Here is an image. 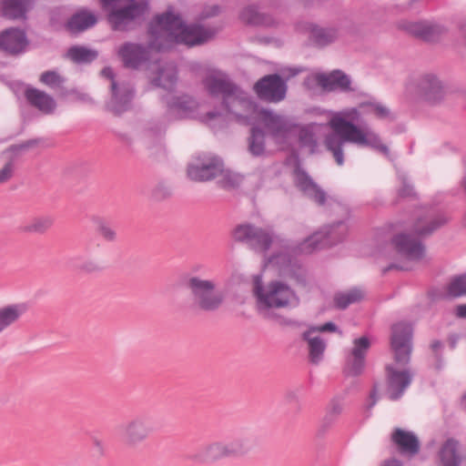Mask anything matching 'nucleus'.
<instances>
[{"instance_id": "obj_1", "label": "nucleus", "mask_w": 466, "mask_h": 466, "mask_svg": "<svg viewBox=\"0 0 466 466\" xmlns=\"http://www.w3.org/2000/svg\"><path fill=\"white\" fill-rule=\"evenodd\" d=\"M217 32L215 27L198 24L186 25L179 15L167 11L151 23L147 48L138 44L126 43L118 54L126 66L137 68L148 58L151 50H165L175 43L188 46L201 45L211 39Z\"/></svg>"}, {"instance_id": "obj_2", "label": "nucleus", "mask_w": 466, "mask_h": 466, "mask_svg": "<svg viewBox=\"0 0 466 466\" xmlns=\"http://www.w3.org/2000/svg\"><path fill=\"white\" fill-rule=\"evenodd\" d=\"M329 125L333 130L325 137L324 144L330 151L339 166L344 163L343 147L346 143H351L359 147H370L386 157L390 150L381 142L380 136L369 127L356 125L362 115L373 114L380 119L391 118V113L388 107L379 102L360 103L357 107L344 108L340 111H329Z\"/></svg>"}, {"instance_id": "obj_3", "label": "nucleus", "mask_w": 466, "mask_h": 466, "mask_svg": "<svg viewBox=\"0 0 466 466\" xmlns=\"http://www.w3.org/2000/svg\"><path fill=\"white\" fill-rule=\"evenodd\" d=\"M348 232V226L339 221L332 226L315 232L299 245L290 244L280 239L269 228L258 227L250 248L258 253H265L272 246H279L280 250L268 258V263L279 268L280 274L289 276L295 267L293 257L309 254L315 249L331 246L342 240Z\"/></svg>"}, {"instance_id": "obj_4", "label": "nucleus", "mask_w": 466, "mask_h": 466, "mask_svg": "<svg viewBox=\"0 0 466 466\" xmlns=\"http://www.w3.org/2000/svg\"><path fill=\"white\" fill-rule=\"evenodd\" d=\"M412 328L410 323L398 322L391 329L394 362L387 365V393L391 400L400 399L410 386L412 374L405 366L410 361Z\"/></svg>"}, {"instance_id": "obj_5", "label": "nucleus", "mask_w": 466, "mask_h": 466, "mask_svg": "<svg viewBox=\"0 0 466 466\" xmlns=\"http://www.w3.org/2000/svg\"><path fill=\"white\" fill-rule=\"evenodd\" d=\"M253 293L260 315L268 317L271 309H290L299 304L295 290L281 280H272L263 284L261 277L256 276L253 281Z\"/></svg>"}, {"instance_id": "obj_6", "label": "nucleus", "mask_w": 466, "mask_h": 466, "mask_svg": "<svg viewBox=\"0 0 466 466\" xmlns=\"http://www.w3.org/2000/svg\"><path fill=\"white\" fill-rule=\"evenodd\" d=\"M225 113L218 111H210L200 116L201 121L208 124L212 128L222 126L226 117H232L237 120H246L252 123L259 108L250 100L247 93L239 89L238 86L232 92V97L229 101L222 103Z\"/></svg>"}, {"instance_id": "obj_7", "label": "nucleus", "mask_w": 466, "mask_h": 466, "mask_svg": "<svg viewBox=\"0 0 466 466\" xmlns=\"http://www.w3.org/2000/svg\"><path fill=\"white\" fill-rule=\"evenodd\" d=\"M194 305L204 311L218 310L224 303L225 295L218 289L215 279L190 277L187 281Z\"/></svg>"}, {"instance_id": "obj_8", "label": "nucleus", "mask_w": 466, "mask_h": 466, "mask_svg": "<svg viewBox=\"0 0 466 466\" xmlns=\"http://www.w3.org/2000/svg\"><path fill=\"white\" fill-rule=\"evenodd\" d=\"M407 96L435 104L443 99L444 86L433 74H423L410 77L405 86Z\"/></svg>"}, {"instance_id": "obj_9", "label": "nucleus", "mask_w": 466, "mask_h": 466, "mask_svg": "<svg viewBox=\"0 0 466 466\" xmlns=\"http://www.w3.org/2000/svg\"><path fill=\"white\" fill-rule=\"evenodd\" d=\"M101 75L111 81V96L106 103L107 109L115 115H120L127 111L130 107L134 96L131 83L123 79H116L110 67L104 68Z\"/></svg>"}, {"instance_id": "obj_10", "label": "nucleus", "mask_w": 466, "mask_h": 466, "mask_svg": "<svg viewBox=\"0 0 466 466\" xmlns=\"http://www.w3.org/2000/svg\"><path fill=\"white\" fill-rule=\"evenodd\" d=\"M154 431L153 420L141 414L127 420L119 428V437L128 448H136L145 442Z\"/></svg>"}, {"instance_id": "obj_11", "label": "nucleus", "mask_w": 466, "mask_h": 466, "mask_svg": "<svg viewBox=\"0 0 466 466\" xmlns=\"http://www.w3.org/2000/svg\"><path fill=\"white\" fill-rule=\"evenodd\" d=\"M251 124L264 126L278 144L287 142L295 127V125L286 116L263 108L258 110Z\"/></svg>"}, {"instance_id": "obj_12", "label": "nucleus", "mask_w": 466, "mask_h": 466, "mask_svg": "<svg viewBox=\"0 0 466 466\" xmlns=\"http://www.w3.org/2000/svg\"><path fill=\"white\" fill-rule=\"evenodd\" d=\"M122 0H118L116 5L103 8L108 13L107 19L113 30H127L132 22L140 17L147 10L146 3H137L130 5L124 8H116ZM101 4H103L101 2Z\"/></svg>"}, {"instance_id": "obj_13", "label": "nucleus", "mask_w": 466, "mask_h": 466, "mask_svg": "<svg viewBox=\"0 0 466 466\" xmlns=\"http://www.w3.org/2000/svg\"><path fill=\"white\" fill-rule=\"evenodd\" d=\"M371 346V339L368 336L355 338L351 347L346 351L344 372L348 376H359L364 369L366 356Z\"/></svg>"}, {"instance_id": "obj_14", "label": "nucleus", "mask_w": 466, "mask_h": 466, "mask_svg": "<svg viewBox=\"0 0 466 466\" xmlns=\"http://www.w3.org/2000/svg\"><path fill=\"white\" fill-rule=\"evenodd\" d=\"M222 160L212 154L198 155L187 167L188 177L195 181L213 179L222 172Z\"/></svg>"}, {"instance_id": "obj_15", "label": "nucleus", "mask_w": 466, "mask_h": 466, "mask_svg": "<svg viewBox=\"0 0 466 466\" xmlns=\"http://www.w3.org/2000/svg\"><path fill=\"white\" fill-rule=\"evenodd\" d=\"M205 90L213 97H221L222 103L229 101L237 86L222 71L212 70L203 79Z\"/></svg>"}, {"instance_id": "obj_16", "label": "nucleus", "mask_w": 466, "mask_h": 466, "mask_svg": "<svg viewBox=\"0 0 466 466\" xmlns=\"http://www.w3.org/2000/svg\"><path fill=\"white\" fill-rule=\"evenodd\" d=\"M259 98L278 103L282 101L287 93V85L279 75H268L259 79L254 86Z\"/></svg>"}, {"instance_id": "obj_17", "label": "nucleus", "mask_w": 466, "mask_h": 466, "mask_svg": "<svg viewBox=\"0 0 466 466\" xmlns=\"http://www.w3.org/2000/svg\"><path fill=\"white\" fill-rule=\"evenodd\" d=\"M392 242L398 253L409 261L418 262L424 258L425 250L422 244L408 234L397 235Z\"/></svg>"}, {"instance_id": "obj_18", "label": "nucleus", "mask_w": 466, "mask_h": 466, "mask_svg": "<svg viewBox=\"0 0 466 466\" xmlns=\"http://www.w3.org/2000/svg\"><path fill=\"white\" fill-rule=\"evenodd\" d=\"M198 104L188 96H173L168 101L167 117L169 120L196 117Z\"/></svg>"}, {"instance_id": "obj_19", "label": "nucleus", "mask_w": 466, "mask_h": 466, "mask_svg": "<svg viewBox=\"0 0 466 466\" xmlns=\"http://www.w3.org/2000/svg\"><path fill=\"white\" fill-rule=\"evenodd\" d=\"M294 181L297 187L304 193L305 196L318 203L324 205L327 200L326 193L313 182L306 172L297 168L294 173Z\"/></svg>"}, {"instance_id": "obj_20", "label": "nucleus", "mask_w": 466, "mask_h": 466, "mask_svg": "<svg viewBox=\"0 0 466 466\" xmlns=\"http://www.w3.org/2000/svg\"><path fill=\"white\" fill-rule=\"evenodd\" d=\"M151 81L157 86L170 89L177 82V67L172 62H157L151 66Z\"/></svg>"}, {"instance_id": "obj_21", "label": "nucleus", "mask_w": 466, "mask_h": 466, "mask_svg": "<svg viewBox=\"0 0 466 466\" xmlns=\"http://www.w3.org/2000/svg\"><path fill=\"white\" fill-rule=\"evenodd\" d=\"M27 39L24 31L9 28L0 34V49L16 55L25 51Z\"/></svg>"}, {"instance_id": "obj_22", "label": "nucleus", "mask_w": 466, "mask_h": 466, "mask_svg": "<svg viewBox=\"0 0 466 466\" xmlns=\"http://www.w3.org/2000/svg\"><path fill=\"white\" fill-rule=\"evenodd\" d=\"M229 458L226 441H216L203 446L193 455V460L199 463H213Z\"/></svg>"}, {"instance_id": "obj_23", "label": "nucleus", "mask_w": 466, "mask_h": 466, "mask_svg": "<svg viewBox=\"0 0 466 466\" xmlns=\"http://www.w3.org/2000/svg\"><path fill=\"white\" fill-rule=\"evenodd\" d=\"M312 80L326 91H347L350 89V80L340 71H334L329 75L317 74Z\"/></svg>"}, {"instance_id": "obj_24", "label": "nucleus", "mask_w": 466, "mask_h": 466, "mask_svg": "<svg viewBox=\"0 0 466 466\" xmlns=\"http://www.w3.org/2000/svg\"><path fill=\"white\" fill-rule=\"evenodd\" d=\"M391 441L403 454L414 455L420 450V442L417 436L411 431L400 428L395 429L391 433Z\"/></svg>"}, {"instance_id": "obj_25", "label": "nucleus", "mask_w": 466, "mask_h": 466, "mask_svg": "<svg viewBox=\"0 0 466 466\" xmlns=\"http://www.w3.org/2000/svg\"><path fill=\"white\" fill-rule=\"evenodd\" d=\"M25 97L29 104L46 115H51L56 108V102L47 93L37 88H27Z\"/></svg>"}, {"instance_id": "obj_26", "label": "nucleus", "mask_w": 466, "mask_h": 466, "mask_svg": "<svg viewBox=\"0 0 466 466\" xmlns=\"http://www.w3.org/2000/svg\"><path fill=\"white\" fill-rule=\"evenodd\" d=\"M26 311L25 303H13L0 307V334L14 327Z\"/></svg>"}, {"instance_id": "obj_27", "label": "nucleus", "mask_w": 466, "mask_h": 466, "mask_svg": "<svg viewBox=\"0 0 466 466\" xmlns=\"http://www.w3.org/2000/svg\"><path fill=\"white\" fill-rule=\"evenodd\" d=\"M406 29L411 35L427 41H432L445 32L444 26L429 21L410 23L406 26Z\"/></svg>"}, {"instance_id": "obj_28", "label": "nucleus", "mask_w": 466, "mask_h": 466, "mask_svg": "<svg viewBox=\"0 0 466 466\" xmlns=\"http://www.w3.org/2000/svg\"><path fill=\"white\" fill-rule=\"evenodd\" d=\"M327 127L330 128L329 122L327 124L311 123L302 127L299 133V142L302 146L309 147L311 152H314L318 147L319 139Z\"/></svg>"}, {"instance_id": "obj_29", "label": "nucleus", "mask_w": 466, "mask_h": 466, "mask_svg": "<svg viewBox=\"0 0 466 466\" xmlns=\"http://www.w3.org/2000/svg\"><path fill=\"white\" fill-rule=\"evenodd\" d=\"M302 338L308 343L309 360L312 363H319L322 358L326 349V342L317 334L316 328H310L303 332Z\"/></svg>"}, {"instance_id": "obj_30", "label": "nucleus", "mask_w": 466, "mask_h": 466, "mask_svg": "<svg viewBox=\"0 0 466 466\" xmlns=\"http://www.w3.org/2000/svg\"><path fill=\"white\" fill-rule=\"evenodd\" d=\"M343 408L344 404L342 399L335 397L330 400L327 407L326 414L318 427V436L321 437L327 432V431L334 424L336 420L342 413Z\"/></svg>"}, {"instance_id": "obj_31", "label": "nucleus", "mask_w": 466, "mask_h": 466, "mask_svg": "<svg viewBox=\"0 0 466 466\" xmlns=\"http://www.w3.org/2000/svg\"><path fill=\"white\" fill-rule=\"evenodd\" d=\"M439 460L441 466H460L461 455L459 442L453 439L447 440L439 451Z\"/></svg>"}, {"instance_id": "obj_32", "label": "nucleus", "mask_w": 466, "mask_h": 466, "mask_svg": "<svg viewBox=\"0 0 466 466\" xmlns=\"http://www.w3.org/2000/svg\"><path fill=\"white\" fill-rule=\"evenodd\" d=\"M96 22L97 18L94 13L81 10L68 20L66 28L70 33L76 34L92 27Z\"/></svg>"}, {"instance_id": "obj_33", "label": "nucleus", "mask_w": 466, "mask_h": 466, "mask_svg": "<svg viewBox=\"0 0 466 466\" xmlns=\"http://www.w3.org/2000/svg\"><path fill=\"white\" fill-rule=\"evenodd\" d=\"M239 18L243 23L253 25L273 26L277 24L272 16L258 12L257 7L253 5L243 8L239 14Z\"/></svg>"}, {"instance_id": "obj_34", "label": "nucleus", "mask_w": 466, "mask_h": 466, "mask_svg": "<svg viewBox=\"0 0 466 466\" xmlns=\"http://www.w3.org/2000/svg\"><path fill=\"white\" fill-rule=\"evenodd\" d=\"M30 5L31 0H1L0 2L2 15L12 19L24 17Z\"/></svg>"}, {"instance_id": "obj_35", "label": "nucleus", "mask_w": 466, "mask_h": 466, "mask_svg": "<svg viewBox=\"0 0 466 466\" xmlns=\"http://www.w3.org/2000/svg\"><path fill=\"white\" fill-rule=\"evenodd\" d=\"M365 293L360 289H351L342 292H338L334 296L335 306L339 309H344L350 304L360 301Z\"/></svg>"}, {"instance_id": "obj_36", "label": "nucleus", "mask_w": 466, "mask_h": 466, "mask_svg": "<svg viewBox=\"0 0 466 466\" xmlns=\"http://www.w3.org/2000/svg\"><path fill=\"white\" fill-rule=\"evenodd\" d=\"M338 38V32L334 28H322L313 26L310 30V40L319 46L331 44Z\"/></svg>"}, {"instance_id": "obj_37", "label": "nucleus", "mask_w": 466, "mask_h": 466, "mask_svg": "<svg viewBox=\"0 0 466 466\" xmlns=\"http://www.w3.org/2000/svg\"><path fill=\"white\" fill-rule=\"evenodd\" d=\"M228 455L229 458H236L246 455L250 450V442L247 437H238L226 441Z\"/></svg>"}, {"instance_id": "obj_38", "label": "nucleus", "mask_w": 466, "mask_h": 466, "mask_svg": "<svg viewBox=\"0 0 466 466\" xmlns=\"http://www.w3.org/2000/svg\"><path fill=\"white\" fill-rule=\"evenodd\" d=\"M257 228L258 227L252 224H239L232 231V237L236 241L245 243L250 248Z\"/></svg>"}, {"instance_id": "obj_39", "label": "nucleus", "mask_w": 466, "mask_h": 466, "mask_svg": "<svg viewBox=\"0 0 466 466\" xmlns=\"http://www.w3.org/2000/svg\"><path fill=\"white\" fill-rule=\"evenodd\" d=\"M248 149L253 156H261L265 151V134L256 125L251 129Z\"/></svg>"}, {"instance_id": "obj_40", "label": "nucleus", "mask_w": 466, "mask_h": 466, "mask_svg": "<svg viewBox=\"0 0 466 466\" xmlns=\"http://www.w3.org/2000/svg\"><path fill=\"white\" fill-rule=\"evenodd\" d=\"M54 219L49 216L35 218L23 227L27 233L43 234L53 225Z\"/></svg>"}, {"instance_id": "obj_41", "label": "nucleus", "mask_w": 466, "mask_h": 466, "mask_svg": "<svg viewBox=\"0 0 466 466\" xmlns=\"http://www.w3.org/2000/svg\"><path fill=\"white\" fill-rule=\"evenodd\" d=\"M67 56L76 63H88L93 61L97 54L96 51L83 46H73L68 49Z\"/></svg>"}, {"instance_id": "obj_42", "label": "nucleus", "mask_w": 466, "mask_h": 466, "mask_svg": "<svg viewBox=\"0 0 466 466\" xmlns=\"http://www.w3.org/2000/svg\"><path fill=\"white\" fill-rule=\"evenodd\" d=\"M93 222L96 225L97 234L107 242H115L117 239L116 229L111 227L105 219L95 217Z\"/></svg>"}, {"instance_id": "obj_43", "label": "nucleus", "mask_w": 466, "mask_h": 466, "mask_svg": "<svg viewBox=\"0 0 466 466\" xmlns=\"http://www.w3.org/2000/svg\"><path fill=\"white\" fill-rule=\"evenodd\" d=\"M449 217L445 215H440L436 218L431 220L428 227H424V220L419 219V221L415 225V231L420 236L428 235L431 234L433 230L440 228L441 226L447 223Z\"/></svg>"}, {"instance_id": "obj_44", "label": "nucleus", "mask_w": 466, "mask_h": 466, "mask_svg": "<svg viewBox=\"0 0 466 466\" xmlns=\"http://www.w3.org/2000/svg\"><path fill=\"white\" fill-rule=\"evenodd\" d=\"M218 176H220L218 183L225 188H234L242 181V177L240 175L228 169L225 170L223 165L222 172L218 173Z\"/></svg>"}, {"instance_id": "obj_45", "label": "nucleus", "mask_w": 466, "mask_h": 466, "mask_svg": "<svg viewBox=\"0 0 466 466\" xmlns=\"http://www.w3.org/2000/svg\"><path fill=\"white\" fill-rule=\"evenodd\" d=\"M448 291L451 297L466 296V273L455 277L451 281Z\"/></svg>"}, {"instance_id": "obj_46", "label": "nucleus", "mask_w": 466, "mask_h": 466, "mask_svg": "<svg viewBox=\"0 0 466 466\" xmlns=\"http://www.w3.org/2000/svg\"><path fill=\"white\" fill-rule=\"evenodd\" d=\"M40 81L50 88L56 89L64 84L65 79L56 71H46L40 76Z\"/></svg>"}, {"instance_id": "obj_47", "label": "nucleus", "mask_w": 466, "mask_h": 466, "mask_svg": "<svg viewBox=\"0 0 466 466\" xmlns=\"http://www.w3.org/2000/svg\"><path fill=\"white\" fill-rule=\"evenodd\" d=\"M400 179H401V187L399 189V195L402 198L411 197V196L415 195L413 187L408 181L407 177H403Z\"/></svg>"}, {"instance_id": "obj_48", "label": "nucleus", "mask_w": 466, "mask_h": 466, "mask_svg": "<svg viewBox=\"0 0 466 466\" xmlns=\"http://www.w3.org/2000/svg\"><path fill=\"white\" fill-rule=\"evenodd\" d=\"M14 173V164L12 162L6 163L0 169V184L6 182L9 180Z\"/></svg>"}, {"instance_id": "obj_49", "label": "nucleus", "mask_w": 466, "mask_h": 466, "mask_svg": "<svg viewBox=\"0 0 466 466\" xmlns=\"http://www.w3.org/2000/svg\"><path fill=\"white\" fill-rule=\"evenodd\" d=\"M219 11H220V9H219L218 5H214L206 6L202 10V12L199 14L198 19L200 21H202L207 18L215 16L219 13Z\"/></svg>"}, {"instance_id": "obj_50", "label": "nucleus", "mask_w": 466, "mask_h": 466, "mask_svg": "<svg viewBox=\"0 0 466 466\" xmlns=\"http://www.w3.org/2000/svg\"><path fill=\"white\" fill-rule=\"evenodd\" d=\"M81 268L86 272L91 273L99 270L100 267L96 261L87 260L82 264Z\"/></svg>"}, {"instance_id": "obj_51", "label": "nucleus", "mask_w": 466, "mask_h": 466, "mask_svg": "<svg viewBox=\"0 0 466 466\" xmlns=\"http://www.w3.org/2000/svg\"><path fill=\"white\" fill-rule=\"evenodd\" d=\"M72 93L75 94L76 99L78 100V101H81V102H84V103H86V104H92L93 103L92 97L89 95H87V94L80 93V92H76V91H73Z\"/></svg>"}, {"instance_id": "obj_52", "label": "nucleus", "mask_w": 466, "mask_h": 466, "mask_svg": "<svg viewBox=\"0 0 466 466\" xmlns=\"http://www.w3.org/2000/svg\"><path fill=\"white\" fill-rule=\"evenodd\" d=\"M317 329V334H319V332H323V331H336V325L332 322H327L325 323L324 325H321L319 327H315Z\"/></svg>"}, {"instance_id": "obj_53", "label": "nucleus", "mask_w": 466, "mask_h": 466, "mask_svg": "<svg viewBox=\"0 0 466 466\" xmlns=\"http://www.w3.org/2000/svg\"><path fill=\"white\" fill-rule=\"evenodd\" d=\"M299 72H301V69L299 68H285L281 70V73L288 78L298 75Z\"/></svg>"}, {"instance_id": "obj_54", "label": "nucleus", "mask_w": 466, "mask_h": 466, "mask_svg": "<svg viewBox=\"0 0 466 466\" xmlns=\"http://www.w3.org/2000/svg\"><path fill=\"white\" fill-rule=\"evenodd\" d=\"M456 313L461 318H466V304L459 305Z\"/></svg>"}, {"instance_id": "obj_55", "label": "nucleus", "mask_w": 466, "mask_h": 466, "mask_svg": "<svg viewBox=\"0 0 466 466\" xmlns=\"http://www.w3.org/2000/svg\"><path fill=\"white\" fill-rule=\"evenodd\" d=\"M381 466H402V464L396 459H390L385 461Z\"/></svg>"}, {"instance_id": "obj_56", "label": "nucleus", "mask_w": 466, "mask_h": 466, "mask_svg": "<svg viewBox=\"0 0 466 466\" xmlns=\"http://www.w3.org/2000/svg\"><path fill=\"white\" fill-rule=\"evenodd\" d=\"M370 399L371 401H370V403L368 406L369 409L372 408L376 404V402H377L378 398H377V390H376V389H374L371 391V393L370 395Z\"/></svg>"}, {"instance_id": "obj_57", "label": "nucleus", "mask_w": 466, "mask_h": 466, "mask_svg": "<svg viewBox=\"0 0 466 466\" xmlns=\"http://www.w3.org/2000/svg\"><path fill=\"white\" fill-rule=\"evenodd\" d=\"M118 0H100V2L103 3L104 6L105 7H109V6H112L114 5H116V3L117 2Z\"/></svg>"}, {"instance_id": "obj_58", "label": "nucleus", "mask_w": 466, "mask_h": 466, "mask_svg": "<svg viewBox=\"0 0 466 466\" xmlns=\"http://www.w3.org/2000/svg\"><path fill=\"white\" fill-rule=\"evenodd\" d=\"M461 34L466 40V24L461 26Z\"/></svg>"}, {"instance_id": "obj_59", "label": "nucleus", "mask_w": 466, "mask_h": 466, "mask_svg": "<svg viewBox=\"0 0 466 466\" xmlns=\"http://www.w3.org/2000/svg\"><path fill=\"white\" fill-rule=\"evenodd\" d=\"M431 347H432L434 350H436V349H438V348H440V347H441V342H439V341L433 342V343L431 344Z\"/></svg>"}, {"instance_id": "obj_60", "label": "nucleus", "mask_w": 466, "mask_h": 466, "mask_svg": "<svg viewBox=\"0 0 466 466\" xmlns=\"http://www.w3.org/2000/svg\"><path fill=\"white\" fill-rule=\"evenodd\" d=\"M461 404L463 408L466 410V393L462 397Z\"/></svg>"}, {"instance_id": "obj_61", "label": "nucleus", "mask_w": 466, "mask_h": 466, "mask_svg": "<svg viewBox=\"0 0 466 466\" xmlns=\"http://www.w3.org/2000/svg\"><path fill=\"white\" fill-rule=\"evenodd\" d=\"M462 186H463L464 189L466 190V175L463 177Z\"/></svg>"}, {"instance_id": "obj_62", "label": "nucleus", "mask_w": 466, "mask_h": 466, "mask_svg": "<svg viewBox=\"0 0 466 466\" xmlns=\"http://www.w3.org/2000/svg\"><path fill=\"white\" fill-rule=\"evenodd\" d=\"M96 445L98 448H101V443H100L98 441H96Z\"/></svg>"}, {"instance_id": "obj_63", "label": "nucleus", "mask_w": 466, "mask_h": 466, "mask_svg": "<svg viewBox=\"0 0 466 466\" xmlns=\"http://www.w3.org/2000/svg\"><path fill=\"white\" fill-rule=\"evenodd\" d=\"M401 269H409V267H400Z\"/></svg>"}]
</instances>
